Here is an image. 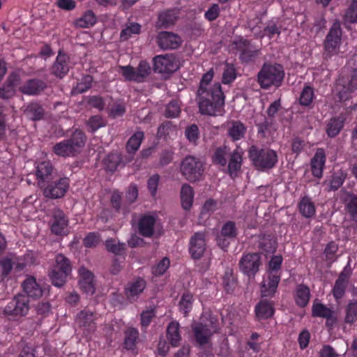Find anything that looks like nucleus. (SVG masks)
<instances>
[{
    "instance_id": "nucleus-6",
    "label": "nucleus",
    "mask_w": 357,
    "mask_h": 357,
    "mask_svg": "<svg viewBox=\"0 0 357 357\" xmlns=\"http://www.w3.org/2000/svg\"><path fill=\"white\" fill-rule=\"evenodd\" d=\"M180 172L188 181H199L204 172V164L200 159L193 155H187L181 162Z\"/></svg>"
},
{
    "instance_id": "nucleus-47",
    "label": "nucleus",
    "mask_w": 357,
    "mask_h": 357,
    "mask_svg": "<svg viewBox=\"0 0 357 357\" xmlns=\"http://www.w3.org/2000/svg\"><path fill=\"white\" fill-rule=\"evenodd\" d=\"M333 312L332 309L318 302L317 300L313 302L312 306V316L313 317L328 318Z\"/></svg>"
},
{
    "instance_id": "nucleus-55",
    "label": "nucleus",
    "mask_w": 357,
    "mask_h": 357,
    "mask_svg": "<svg viewBox=\"0 0 357 357\" xmlns=\"http://www.w3.org/2000/svg\"><path fill=\"white\" fill-rule=\"evenodd\" d=\"M110 202L112 208L115 210L116 212H120L122 208H123V211L125 212L128 208L125 206V204H123L124 199H123V193L118 190H114L112 191Z\"/></svg>"
},
{
    "instance_id": "nucleus-52",
    "label": "nucleus",
    "mask_w": 357,
    "mask_h": 357,
    "mask_svg": "<svg viewBox=\"0 0 357 357\" xmlns=\"http://www.w3.org/2000/svg\"><path fill=\"white\" fill-rule=\"evenodd\" d=\"M315 97L314 89L310 86H305L300 95L299 103L302 106L309 107Z\"/></svg>"
},
{
    "instance_id": "nucleus-32",
    "label": "nucleus",
    "mask_w": 357,
    "mask_h": 357,
    "mask_svg": "<svg viewBox=\"0 0 357 357\" xmlns=\"http://www.w3.org/2000/svg\"><path fill=\"white\" fill-rule=\"evenodd\" d=\"M349 280V275L344 271L341 272L333 288V295L335 300H340L344 296Z\"/></svg>"
},
{
    "instance_id": "nucleus-31",
    "label": "nucleus",
    "mask_w": 357,
    "mask_h": 357,
    "mask_svg": "<svg viewBox=\"0 0 357 357\" xmlns=\"http://www.w3.org/2000/svg\"><path fill=\"white\" fill-rule=\"evenodd\" d=\"M298 208L301 215L305 218H311L316 213L314 203L309 196L301 198L298 204Z\"/></svg>"
},
{
    "instance_id": "nucleus-48",
    "label": "nucleus",
    "mask_w": 357,
    "mask_h": 357,
    "mask_svg": "<svg viewBox=\"0 0 357 357\" xmlns=\"http://www.w3.org/2000/svg\"><path fill=\"white\" fill-rule=\"evenodd\" d=\"M241 162L242 155L237 150H235L231 154L228 164V170L231 176L236 174L240 170Z\"/></svg>"
},
{
    "instance_id": "nucleus-59",
    "label": "nucleus",
    "mask_w": 357,
    "mask_h": 357,
    "mask_svg": "<svg viewBox=\"0 0 357 357\" xmlns=\"http://www.w3.org/2000/svg\"><path fill=\"white\" fill-rule=\"evenodd\" d=\"M138 197V188L135 184H131L126 192L124 204L126 207H128L133 204Z\"/></svg>"
},
{
    "instance_id": "nucleus-27",
    "label": "nucleus",
    "mask_w": 357,
    "mask_h": 357,
    "mask_svg": "<svg viewBox=\"0 0 357 357\" xmlns=\"http://www.w3.org/2000/svg\"><path fill=\"white\" fill-rule=\"evenodd\" d=\"M345 123V118L340 115L330 119L326 124V133L330 138L337 136L343 129Z\"/></svg>"
},
{
    "instance_id": "nucleus-38",
    "label": "nucleus",
    "mask_w": 357,
    "mask_h": 357,
    "mask_svg": "<svg viewBox=\"0 0 357 357\" xmlns=\"http://www.w3.org/2000/svg\"><path fill=\"white\" fill-rule=\"evenodd\" d=\"M144 138V133L142 131H136L128 139L126 144V151L128 156H132L139 149L140 145Z\"/></svg>"
},
{
    "instance_id": "nucleus-25",
    "label": "nucleus",
    "mask_w": 357,
    "mask_h": 357,
    "mask_svg": "<svg viewBox=\"0 0 357 357\" xmlns=\"http://www.w3.org/2000/svg\"><path fill=\"white\" fill-rule=\"evenodd\" d=\"M178 18V10L175 8L167 9L159 13L156 22L158 29H167L174 24Z\"/></svg>"
},
{
    "instance_id": "nucleus-54",
    "label": "nucleus",
    "mask_w": 357,
    "mask_h": 357,
    "mask_svg": "<svg viewBox=\"0 0 357 357\" xmlns=\"http://www.w3.org/2000/svg\"><path fill=\"white\" fill-rule=\"evenodd\" d=\"M93 82V78L92 76L89 75L83 76L80 82L73 87V91L75 93H83L91 88Z\"/></svg>"
},
{
    "instance_id": "nucleus-50",
    "label": "nucleus",
    "mask_w": 357,
    "mask_h": 357,
    "mask_svg": "<svg viewBox=\"0 0 357 357\" xmlns=\"http://www.w3.org/2000/svg\"><path fill=\"white\" fill-rule=\"evenodd\" d=\"M280 33V26H279L276 22L271 20L268 22L267 25L264 27L263 31L260 32L259 36L261 38L267 36L271 39L275 34L279 36Z\"/></svg>"
},
{
    "instance_id": "nucleus-33",
    "label": "nucleus",
    "mask_w": 357,
    "mask_h": 357,
    "mask_svg": "<svg viewBox=\"0 0 357 357\" xmlns=\"http://www.w3.org/2000/svg\"><path fill=\"white\" fill-rule=\"evenodd\" d=\"M246 130L245 126L240 121H231L228 124V136L234 142L238 141L244 137Z\"/></svg>"
},
{
    "instance_id": "nucleus-16",
    "label": "nucleus",
    "mask_w": 357,
    "mask_h": 357,
    "mask_svg": "<svg viewBox=\"0 0 357 357\" xmlns=\"http://www.w3.org/2000/svg\"><path fill=\"white\" fill-rule=\"evenodd\" d=\"M206 248V233L197 231L190 239L189 252L194 259H201Z\"/></svg>"
},
{
    "instance_id": "nucleus-17",
    "label": "nucleus",
    "mask_w": 357,
    "mask_h": 357,
    "mask_svg": "<svg viewBox=\"0 0 357 357\" xmlns=\"http://www.w3.org/2000/svg\"><path fill=\"white\" fill-rule=\"evenodd\" d=\"M275 301L270 298H261L255 306V314L257 321L271 318L275 312Z\"/></svg>"
},
{
    "instance_id": "nucleus-35",
    "label": "nucleus",
    "mask_w": 357,
    "mask_h": 357,
    "mask_svg": "<svg viewBox=\"0 0 357 357\" xmlns=\"http://www.w3.org/2000/svg\"><path fill=\"white\" fill-rule=\"evenodd\" d=\"M20 76L13 73L8 77L6 84L0 90V96L3 98L8 99L10 98L15 93V87L20 82Z\"/></svg>"
},
{
    "instance_id": "nucleus-28",
    "label": "nucleus",
    "mask_w": 357,
    "mask_h": 357,
    "mask_svg": "<svg viewBox=\"0 0 357 357\" xmlns=\"http://www.w3.org/2000/svg\"><path fill=\"white\" fill-rule=\"evenodd\" d=\"M22 294L19 292L14 296L13 300L5 307L3 312L8 317H13L15 319V317L22 316Z\"/></svg>"
},
{
    "instance_id": "nucleus-8",
    "label": "nucleus",
    "mask_w": 357,
    "mask_h": 357,
    "mask_svg": "<svg viewBox=\"0 0 357 357\" xmlns=\"http://www.w3.org/2000/svg\"><path fill=\"white\" fill-rule=\"evenodd\" d=\"M342 34L340 22L335 20L330 28L324 44L325 51L329 56L337 53V50L341 43Z\"/></svg>"
},
{
    "instance_id": "nucleus-4",
    "label": "nucleus",
    "mask_w": 357,
    "mask_h": 357,
    "mask_svg": "<svg viewBox=\"0 0 357 357\" xmlns=\"http://www.w3.org/2000/svg\"><path fill=\"white\" fill-rule=\"evenodd\" d=\"M249 158L257 169L266 171L273 168L278 161V153L268 148H259L252 146L249 151Z\"/></svg>"
},
{
    "instance_id": "nucleus-29",
    "label": "nucleus",
    "mask_w": 357,
    "mask_h": 357,
    "mask_svg": "<svg viewBox=\"0 0 357 357\" xmlns=\"http://www.w3.org/2000/svg\"><path fill=\"white\" fill-rule=\"evenodd\" d=\"M123 333V348L128 351L135 350L139 340V333L138 329L134 327H128L124 331Z\"/></svg>"
},
{
    "instance_id": "nucleus-24",
    "label": "nucleus",
    "mask_w": 357,
    "mask_h": 357,
    "mask_svg": "<svg viewBox=\"0 0 357 357\" xmlns=\"http://www.w3.org/2000/svg\"><path fill=\"white\" fill-rule=\"evenodd\" d=\"M95 314L89 310H82L77 317V322L80 327L86 330L89 333L96 331Z\"/></svg>"
},
{
    "instance_id": "nucleus-7",
    "label": "nucleus",
    "mask_w": 357,
    "mask_h": 357,
    "mask_svg": "<svg viewBox=\"0 0 357 357\" xmlns=\"http://www.w3.org/2000/svg\"><path fill=\"white\" fill-rule=\"evenodd\" d=\"M261 265V257L257 252L243 254L239 261L240 271L249 278H255Z\"/></svg>"
},
{
    "instance_id": "nucleus-14",
    "label": "nucleus",
    "mask_w": 357,
    "mask_h": 357,
    "mask_svg": "<svg viewBox=\"0 0 357 357\" xmlns=\"http://www.w3.org/2000/svg\"><path fill=\"white\" fill-rule=\"evenodd\" d=\"M146 287V281L141 277L134 278L127 282L124 287V294L130 303L137 301Z\"/></svg>"
},
{
    "instance_id": "nucleus-19",
    "label": "nucleus",
    "mask_w": 357,
    "mask_h": 357,
    "mask_svg": "<svg viewBox=\"0 0 357 357\" xmlns=\"http://www.w3.org/2000/svg\"><path fill=\"white\" fill-rule=\"evenodd\" d=\"M195 339L199 345L208 343L211 337L214 333L211 324L197 323L192 326Z\"/></svg>"
},
{
    "instance_id": "nucleus-20",
    "label": "nucleus",
    "mask_w": 357,
    "mask_h": 357,
    "mask_svg": "<svg viewBox=\"0 0 357 357\" xmlns=\"http://www.w3.org/2000/svg\"><path fill=\"white\" fill-rule=\"evenodd\" d=\"M79 275L80 277L79 284L81 290L87 295L92 296L96 291L93 274L82 267L79 269Z\"/></svg>"
},
{
    "instance_id": "nucleus-5",
    "label": "nucleus",
    "mask_w": 357,
    "mask_h": 357,
    "mask_svg": "<svg viewBox=\"0 0 357 357\" xmlns=\"http://www.w3.org/2000/svg\"><path fill=\"white\" fill-rule=\"evenodd\" d=\"M71 271L70 261L62 254L57 255L55 257V263L49 271V277L52 284L58 287L63 286Z\"/></svg>"
},
{
    "instance_id": "nucleus-13",
    "label": "nucleus",
    "mask_w": 357,
    "mask_h": 357,
    "mask_svg": "<svg viewBox=\"0 0 357 357\" xmlns=\"http://www.w3.org/2000/svg\"><path fill=\"white\" fill-rule=\"evenodd\" d=\"M238 229L235 222L228 220L221 228L220 234L217 238V243L222 249H227L231 241L238 236Z\"/></svg>"
},
{
    "instance_id": "nucleus-23",
    "label": "nucleus",
    "mask_w": 357,
    "mask_h": 357,
    "mask_svg": "<svg viewBox=\"0 0 357 357\" xmlns=\"http://www.w3.org/2000/svg\"><path fill=\"white\" fill-rule=\"evenodd\" d=\"M325 163V151L324 149L319 148L317 150L310 162L312 174L314 177L321 178L322 176Z\"/></svg>"
},
{
    "instance_id": "nucleus-43",
    "label": "nucleus",
    "mask_w": 357,
    "mask_h": 357,
    "mask_svg": "<svg viewBox=\"0 0 357 357\" xmlns=\"http://www.w3.org/2000/svg\"><path fill=\"white\" fill-rule=\"evenodd\" d=\"M106 250L115 255L116 256H124L126 250L125 243H120L116 239L110 238L105 241V243Z\"/></svg>"
},
{
    "instance_id": "nucleus-45",
    "label": "nucleus",
    "mask_w": 357,
    "mask_h": 357,
    "mask_svg": "<svg viewBox=\"0 0 357 357\" xmlns=\"http://www.w3.org/2000/svg\"><path fill=\"white\" fill-rule=\"evenodd\" d=\"M96 22V16L91 10H86L79 18L75 22V25L79 28H89L93 26Z\"/></svg>"
},
{
    "instance_id": "nucleus-61",
    "label": "nucleus",
    "mask_w": 357,
    "mask_h": 357,
    "mask_svg": "<svg viewBox=\"0 0 357 357\" xmlns=\"http://www.w3.org/2000/svg\"><path fill=\"white\" fill-rule=\"evenodd\" d=\"M101 241V236L98 232H89L83 239V244L86 248L96 247Z\"/></svg>"
},
{
    "instance_id": "nucleus-49",
    "label": "nucleus",
    "mask_w": 357,
    "mask_h": 357,
    "mask_svg": "<svg viewBox=\"0 0 357 357\" xmlns=\"http://www.w3.org/2000/svg\"><path fill=\"white\" fill-rule=\"evenodd\" d=\"M151 68L149 63L146 61H141L136 68L137 83L144 82L151 74Z\"/></svg>"
},
{
    "instance_id": "nucleus-9",
    "label": "nucleus",
    "mask_w": 357,
    "mask_h": 357,
    "mask_svg": "<svg viewBox=\"0 0 357 357\" xmlns=\"http://www.w3.org/2000/svg\"><path fill=\"white\" fill-rule=\"evenodd\" d=\"M49 286L45 284H40L33 276H29L24 280V294L28 297V302L30 300H37L49 291Z\"/></svg>"
},
{
    "instance_id": "nucleus-12",
    "label": "nucleus",
    "mask_w": 357,
    "mask_h": 357,
    "mask_svg": "<svg viewBox=\"0 0 357 357\" xmlns=\"http://www.w3.org/2000/svg\"><path fill=\"white\" fill-rule=\"evenodd\" d=\"M155 40L158 46L162 50H176L182 43L179 35L167 31L159 32Z\"/></svg>"
},
{
    "instance_id": "nucleus-64",
    "label": "nucleus",
    "mask_w": 357,
    "mask_h": 357,
    "mask_svg": "<svg viewBox=\"0 0 357 357\" xmlns=\"http://www.w3.org/2000/svg\"><path fill=\"white\" fill-rule=\"evenodd\" d=\"M344 18L349 23L357 22V0H354L351 3L346 11Z\"/></svg>"
},
{
    "instance_id": "nucleus-39",
    "label": "nucleus",
    "mask_w": 357,
    "mask_h": 357,
    "mask_svg": "<svg viewBox=\"0 0 357 357\" xmlns=\"http://www.w3.org/2000/svg\"><path fill=\"white\" fill-rule=\"evenodd\" d=\"M46 83L38 79H32L24 85V94L38 95L46 89Z\"/></svg>"
},
{
    "instance_id": "nucleus-26",
    "label": "nucleus",
    "mask_w": 357,
    "mask_h": 357,
    "mask_svg": "<svg viewBox=\"0 0 357 357\" xmlns=\"http://www.w3.org/2000/svg\"><path fill=\"white\" fill-rule=\"evenodd\" d=\"M69 69V57L66 54H61L59 52L52 67V74L59 78H63L68 73Z\"/></svg>"
},
{
    "instance_id": "nucleus-63",
    "label": "nucleus",
    "mask_w": 357,
    "mask_h": 357,
    "mask_svg": "<svg viewBox=\"0 0 357 357\" xmlns=\"http://www.w3.org/2000/svg\"><path fill=\"white\" fill-rule=\"evenodd\" d=\"M170 265L169 258H162L155 266L152 268V273L155 276H160L165 274Z\"/></svg>"
},
{
    "instance_id": "nucleus-57",
    "label": "nucleus",
    "mask_w": 357,
    "mask_h": 357,
    "mask_svg": "<svg viewBox=\"0 0 357 357\" xmlns=\"http://www.w3.org/2000/svg\"><path fill=\"white\" fill-rule=\"evenodd\" d=\"M259 50L255 49L252 45L243 52L240 53L239 58L243 63H250L255 61L258 56Z\"/></svg>"
},
{
    "instance_id": "nucleus-37",
    "label": "nucleus",
    "mask_w": 357,
    "mask_h": 357,
    "mask_svg": "<svg viewBox=\"0 0 357 357\" xmlns=\"http://www.w3.org/2000/svg\"><path fill=\"white\" fill-rule=\"evenodd\" d=\"M344 210L351 220L357 222V194H347L344 199Z\"/></svg>"
},
{
    "instance_id": "nucleus-1",
    "label": "nucleus",
    "mask_w": 357,
    "mask_h": 357,
    "mask_svg": "<svg viewBox=\"0 0 357 357\" xmlns=\"http://www.w3.org/2000/svg\"><path fill=\"white\" fill-rule=\"evenodd\" d=\"M214 76L213 69L202 75L197 93L199 109L202 114L222 115L224 111L225 96L221 84L215 83L209 86Z\"/></svg>"
},
{
    "instance_id": "nucleus-53",
    "label": "nucleus",
    "mask_w": 357,
    "mask_h": 357,
    "mask_svg": "<svg viewBox=\"0 0 357 357\" xmlns=\"http://www.w3.org/2000/svg\"><path fill=\"white\" fill-rule=\"evenodd\" d=\"M357 321V301L348 303L345 309L344 322L353 324Z\"/></svg>"
},
{
    "instance_id": "nucleus-11",
    "label": "nucleus",
    "mask_w": 357,
    "mask_h": 357,
    "mask_svg": "<svg viewBox=\"0 0 357 357\" xmlns=\"http://www.w3.org/2000/svg\"><path fill=\"white\" fill-rule=\"evenodd\" d=\"M43 195L50 199H59L63 197L69 187V180L67 178H60L51 182L47 181V185L43 186Z\"/></svg>"
},
{
    "instance_id": "nucleus-3",
    "label": "nucleus",
    "mask_w": 357,
    "mask_h": 357,
    "mask_svg": "<svg viewBox=\"0 0 357 357\" xmlns=\"http://www.w3.org/2000/svg\"><path fill=\"white\" fill-rule=\"evenodd\" d=\"M283 66L277 63L265 62L257 73V83L262 89H269L271 87L281 86L284 78Z\"/></svg>"
},
{
    "instance_id": "nucleus-30",
    "label": "nucleus",
    "mask_w": 357,
    "mask_h": 357,
    "mask_svg": "<svg viewBox=\"0 0 357 357\" xmlns=\"http://www.w3.org/2000/svg\"><path fill=\"white\" fill-rule=\"evenodd\" d=\"M277 239L273 234H262L259 238V248L266 253H273L277 249Z\"/></svg>"
},
{
    "instance_id": "nucleus-58",
    "label": "nucleus",
    "mask_w": 357,
    "mask_h": 357,
    "mask_svg": "<svg viewBox=\"0 0 357 357\" xmlns=\"http://www.w3.org/2000/svg\"><path fill=\"white\" fill-rule=\"evenodd\" d=\"M181 113V106L176 100H171L166 106L165 116L167 118H176Z\"/></svg>"
},
{
    "instance_id": "nucleus-36",
    "label": "nucleus",
    "mask_w": 357,
    "mask_h": 357,
    "mask_svg": "<svg viewBox=\"0 0 357 357\" xmlns=\"http://www.w3.org/2000/svg\"><path fill=\"white\" fill-rule=\"evenodd\" d=\"M310 298L309 287L303 284L297 285L294 295L296 304L301 307H304L308 304Z\"/></svg>"
},
{
    "instance_id": "nucleus-42",
    "label": "nucleus",
    "mask_w": 357,
    "mask_h": 357,
    "mask_svg": "<svg viewBox=\"0 0 357 357\" xmlns=\"http://www.w3.org/2000/svg\"><path fill=\"white\" fill-rule=\"evenodd\" d=\"M237 284L236 279L234 275L231 268H226L222 276V286L225 291L228 294L234 292Z\"/></svg>"
},
{
    "instance_id": "nucleus-15",
    "label": "nucleus",
    "mask_w": 357,
    "mask_h": 357,
    "mask_svg": "<svg viewBox=\"0 0 357 357\" xmlns=\"http://www.w3.org/2000/svg\"><path fill=\"white\" fill-rule=\"evenodd\" d=\"M281 278V274L267 273L260 285L261 298H272L278 292V287Z\"/></svg>"
},
{
    "instance_id": "nucleus-2",
    "label": "nucleus",
    "mask_w": 357,
    "mask_h": 357,
    "mask_svg": "<svg viewBox=\"0 0 357 357\" xmlns=\"http://www.w3.org/2000/svg\"><path fill=\"white\" fill-rule=\"evenodd\" d=\"M86 141L85 133L79 129H76L69 138L56 143L52 146V152L59 157H75L82 152Z\"/></svg>"
},
{
    "instance_id": "nucleus-22",
    "label": "nucleus",
    "mask_w": 357,
    "mask_h": 357,
    "mask_svg": "<svg viewBox=\"0 0 357 357\" xmlns=\"http://www.w3.org/2000/svg\"><path fill=\"white\" fill-rule=\"evenodd\" d=\"M156 219L151 215H143L138 221L139 234L144 237L151 238L155 232Z\"/></svg>"
},
{
    "instance_id": "nucleus-46",
    "label": "nucleus",
    "mask_w": 357,
    "mask_h": 357,
    "mask_svg": "<svg viewBox=\"0 0 357 357\" xmlns=\"http://www.w3.org/2000/svg\"><path fill=\"white\" fill-rule=\"evenodd\" d=\"M194 298L193 296L190 292H185L182 296L178 303V310L183 313L184 317H188L189 312L192 309Z\"/></svg>"
},
{
    "instance_id": "nucleus-56",
    "label": "nucleus",
    "mask_w": 357,
    "mask_h": 357,
    "mask_svg": "<svg viewBox=\"0 0 357 357\" xmlns=\"http://www.w3.org/2000/svg\"><path fill=\"white\" fill-rule=\"evenodd\" d=\"M236 78V70L231 63H227L222 74V82L225 84L233 82Z\"/></svg>"
},
{
    "instance_id": "nucleus-10",
    "label": "nucleus",
    "mask_w": 357,
    "mask_h": 357,
    "mask_svg": "<svg viewBox=\"0 0 357 357\" xmlns=\"http://www.w3.org/2000/svg\"><path fill=\"white\" fill-rule=\"evenodd\" d=\"M178 68V61L173 54L158 55L153 59V70L156 73L170 74Z\"/></svg>"
},
{
    "instance_id": "nucleus-62",
    "label": "nucleus",
    "mask_w": 357,
    "mask_h": 357,
    "mask_svg": "<svg viewBox=\"0 0 357 357\" xmlns=\"http://www.w3.org/2000/svg\"><path fill=\"white\" fill-rule=\"evenodd\" d=\"M86 124L92 132H95L99 128L105 126V122L100 115L91 116L87 121Z\"/></svg>"
},
{
    "instance_id": "nucleus-60",
    "label": "nucleus",
    "mask_w": 357,
    "mask_h": 357,
    "mask_svg": "<svg viewBox=\"0 0 357 357\" xmlns=\"http://www.w3.org/2000/svg\"><path fill=\"white\" fill-rule=\"evenodd\" d=\"M119 72L123 77L126 81L137 82V73L136 68L128 65V66H119Z\"/></svg>"
},
{
    "instance_id": "nucleus-21",
    "label": "nucleus",
    "mask_w": 357,
    "mask_h": 357,
    "mask_svg": "<svg viewBox=\"0 0 357 357\" xmlns=\"http://www.w3.org/2000/svg\"><path fill=\"white\" fill-rule=\"evenodd\" d=\"M132 161V156L121 157L118 153H111L103 160L104 168L107 172H114L123 163V165Z\"/></svg>"
},
{
    "instance_id": "nucleus-44",
    "label": "nucleus",
    "mask_w": 357,
    "mask_h": 357,
    "mask_svg": "<svg viewBox=\"0 0 357 357\" xmlns=\"http://www.w3.org/2000/svg\"><path fill=\"white\" fill-rule=\"evenodd\" d=\"M24 112L27 117L33 121L42 119L45 114L44 108L38 102L30 103Z\"/></svg>"
},
{
    "instance_id": "nucleus-51",
    "label": "nucleus",
    "mask_w": 357,
    "mask_h": 357,
    "mask_svg": "<svg viewBox=\"0 0 357 357\" xmlns=\"http://www.w3.org/2000/svg\"><path fill=\"white\" fill-rule=\"evenodd\" d=\"M228 153V149L227 146L217 147L212 155V162L215 165L220 166H225L227 164V155Z\"/></svg>"
},
{
    "instance_id": "nucleus-18",
    "label": "nucleus",
    "mask_w": 357,
    "mask_h": 357,
    "mask_svg": "<svg viewBox=\"0 0 357 357\" xmlns=\"http://www.w3.org/2000/svg\"><path fill=\"white\" fill-rule=\"evenodd\" d=\"M68 219L60 209L54 210L51 220V231L56 235H63L67 233Z\"/></svg>"
},
{
    "instance_id": "nucleus-40",
    "label": "nucleus",
    "mask_w": 357,
    "mask_h": 357,
    "mask_svg": "<svg viewBox=\"0 0 357 357\" xmlns=\"http://www.w3.org/2000/svg\"><path fill=\"white\" fill-rule=\"evenodd\" d=\"M181 206L185 211L190 209L194 199V190L187 183L182 185L181 189Z\"/></svg>"
},
{
    "instance_id": "nucleus-34",
    "label": "nucleus",
    "mask_w": 357,
    "mask_h": 357,
    "mask_svg": "<svg viewBox=\"0 0 357 357\" xmlns=\"http://www.w3.org/2000/svg\"><path fill=\"white\" fill-rule=\"evenodd\" d=\"M179 327L178 322L173 321L168 324L167 328V338L173 347H178L181 341Z\"/></svg>"
},
{
    "instance_id": "nucleus-41",
    "label": "nucleus",
    "mask_w": 357,
    "mask_h": 357,
    "mask_svg": "<svg viewBox=\"0 0 357 357\" xmlns=\"http://www.w3.org/2000/svg\"><path fill=\"white\" fill-rule=\"evenodd\" d=\"M53 167L50 161H44L39 163L36 167V177L38 182L48 181L52 176Z\"/></svg>"
}]
</instances>
